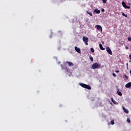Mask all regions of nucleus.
<instances>
[{"instance_id":"1","label":"nucleus","mask_w":131,"mask_h":131,"mask_svg":"<svg viewBox=\"0 0 131 131\" xmlns=\"http://www.w3.org/2000/svg\"><path fill=\"white\" fill-rule=\"evenodd\" d=\"M101 68V64H98L97 62H95L93 65H92V69H97L98 68Z\"/></svg>"},{"instance_id":"2","label":"nucleus","mask_w":131,"mask_h":131,"mask_svg":"<svg viewBox=\"0 0 131 131\" xmlns=\"http://www.w3.org/2000/svg\"><path fill=\"white\" fill-rule=\"evenodd\" d=\"M80 85L84 89H87V90H92V87L88 84L84 83H80Z\"/></svg>"},{"instance_id":"3","label":"nucleus","mask_w":131,"mask_h":131,"mask_svg":"<svg viewBox=\"0 0 131 131\" xmlns=\"http://www.w3.org/2000/svg\"><path fill=\"white\" fill-rule=\"evenodd\" d=\"M82 39H83V41L85 42L86 46H88L89 45V43H88L89 42V38L83 36L82 37Z\"/></svg>"},{"instance_id":"4","label":"nucleus","mask_w":131,"mask_h":131,"mask_svg":"<svg viewBox=\"0 0 131 131\" xmlns=\"http://www.w3.org/2000/svg\"><path fill=\"white\" fill-rule=\"evenodd\" d=\"M106 50L108 54H109L110 55H113V53H112V51H111V49H110V48L106 47Z\"/></svg>"},{"instance_id":"5","label":"nucleus","mask_w":131,"mask_h":131,"mask_svg":"<svg viewBox=\"0 0 131 131\" xmlns=\"http://www.w3.org/2000/svg\"><path fill=\"white\" fill-rule=\"evenodd\" d=\"M122 5L125 9H129L130 8V6H126V4H125V2H122Z\"/></svg>"},{"instance_id":"6","label":"nucleus","mask_w":131,"mask_h":131,"mask_svg":"<svg viewBox=\"0 0 131 131\" xmlns=\"http://www.w3.org/2000/svg\"><path fill=\"white\" fill-rule=\"evenodd\" d=\"M95 27L97 28V30H101V32L103 31V28L101 26L97 25Z\"/></svg>"},{"instance_id":"7","label":"nucleus","mask_w":131,"mask_h":131,"mask_svg":"<svg viewBox=\"0 0 131 131\" xmlns=\"http://www.w3.org/2000/svg\"><path fill=\"white\" fill-rule=\"evenodd\" d=\"M75 51H76V52H77V53L80 54V49H79V48H77V47L75 46Z\"/></svg>"},{"instance_id":"8","label":"nucleus","mask_w":131,"mask_h":131,"mask_svg":"<svg viewBox=\"0 0 131 131\" xmlns=\"http://www.w3.org/2000/svg\"><path fill=\"white\" fill-rule=\"evenodd\" d=\"M125 88H129L131 86V82H129L128 83H127L125 85Z\"/></svg>"},{"instance_id":"9","label":"nucleus","mask_w":131,"mask_h":131,"mask_svg":"<svg viewBox=\"0 0 131 131\" xmlns=\"http://www.w3.org/2000/svg\"><path fill=\"white\" fill-rule=\"evenodd\" d=\"M94 12L96 13L97 14H100V13H101V10L96 9L94 10Z\"/></svg>"},{"instance_id":"10","label":"nucleus","mask_w":131,"mask_h":131,"mask_svg":"<svg viewBox=\"0 0 131 131\" xmlns=\"http://www.w3.org/2000/svg\"><path fill=\"white\" fill-rule=\"evenodd\" d=\"M123 107V110L124 111L125 113H126L127 114H128V110H126L125 107H124V106H122Z\"/></svg>"},{"instance_id":"11","label":"nucleus","mask_w":131,"mask_h":131,"mask_svg":"<svg viewBox=\"0 0 131 131\" xmlns=\"http://www.w3.org/2000/svg\"><path fill=\"white\" fill-rule=\"evenodd\" d=\"M67 63H68L69 66H74V64L70 61H67Z\"/></svg>"},{"instance_id":"12","label":"nucleus","mask_w":131,"mask_h":131,"mask_svg":"<svg viewBox=\"0 0 131 131\" xmlns=\"http://www.w3.org/2000/svg\"><path fill=\"white\" fill-rule=\"evenodd\" d=\"M99 48L100 50H102V51H104L105 50V48H103V46L102 45V44H99Z\"/></svg>"},{"instance_id":"13","label":"nucleus","mask_w":131,"mask_h":131,"mask_svg":"<svg viewBox=\"0 0 131 131\" xmlns=\"http://www.w3.org/2000/svg\"><path fill=\"white\" fill-rule=\"evenodd\" d=\"M117 94L119 95V96H122V93L119 90H118L117 91Z\"/></svg>"},{"instance_id":"14","label":"nucleus","mask_w":131,"mask_h":131,"mask_svg":"<svg viewBox=\"0 0 131 131\" xmlns=\"http://www.w3.org/2000/svg\"><path fill=\"white\" fill-rule=\"evenodd\" d=\"M89 57L91 62H93V61H94V58H93V56H92V55H90Z\"/></svg>"},{"instance_id":"15","label":"nucleus","mask_w":131,"mask_h":131,"mask_svg":"<svg viewBox=\"0 0 131 131\" xmlns=\"http://www.w3.org/2000/svg\"><path fill=\"white\" fill-rule=\"evenodd\" d=\"M86 13H87V14H88V15H90V16H93V14L91 12L87 11Z\"/></svg>"},{"instance_id":"16","label":"nucleus","mask_w":131,"mask_h":131,"mask_svg":"<svg viewBox=\"0 0 131 131\" xmlns=\"http://www.w3.org/2000/svg\"><path fill=\"white\" fill-rule=\"evenodd\" d=\"M122 16H123V17H125V18H127V15L125 14L124 13L122 12Z\"/></svg>"},{"instance_id":"17","label":"nucleus","mask_w":131,"mask_h":131,"mask_svg":"<svg viewBox=\"0 0 131 131\" xmlns=\"http://www.w3.org/2000/svg\"><path fill=\"white\" fill-rule=\"evenodd\" d=\"M111 100H112V102H113V103H114V104L116 105V101H115L114 100H113V98H111Z\"/></svg>"},{"instance_id":"18","label":"nucleus","mask_w":131,"mask_h":131,"mask_svg":"<svg viewBox=\"0 0 131 131\" xmlns=\"http://www.w3.org/2000/svg\"><path fill=\"white\" fill-rule=\"evenodd\" d=\"M91 51L92 53H95V49H94V48H91Z\"/></svg>"},{"instance_id":"19","label":"nucleus","mask_w":131,"mask_h":131,"mask_svg":"<svg viewBox=\"0 0 131 131\" xmlns=\"http://www.w3.org/2000/svg\"><path fill=\"white\" fill-rule=\"evenodd\" d=\"M111 124H112V125H113L114 124H115V123L114 122V120H113L111 121Z\"/></svg>"},{"instance_id":"20","label":"nucleus","mask_w":131,"mask_h":131,"mask_svg":"<svg viewBox=\"0 0 131 131\" xmlns=\"http://www.w3.org/2000/svg\"><path fill=\"white\" fill-rule=\"evenodd\" d=\"M124 78H125L126 79H128V77L127 76L126 74H125V75H124Z\"/></svg>"},{"instance_id":"21","label":"nucleus","mask_w":131,"mask_h":131,"mask_svg":"<svg viewBox=\"0 0 131 131\" xmlns=\"http://www.w3.org/2000/svg\"><path fill=\"white\" fill-rule=\"evenodd\" d=\"M127 122H128V123H130V119H129V118H127Z\"/></svg>"},{"instance_id":"22","label":"nucleus","mask_w":131,"mask_h":131,"mask_svg":"<svg viewBox=\"0 0 131 131\" xmlns=\"http://www.w3.org/2000/svg\"><path fill=\"white\" fill-rule=\"evenodd\" d=\"M102 1L103 4H106V3H107V0H102Z\"/></svg>"},{"instance_id":"23","label":"nucleus","mask_w":131,"mask_h":131,"mask_svg":"<svg viewBox=\"0 0 131 131\" xmlns=\"http://www.w3.org/2000/svg\"><path fill=\"white\" fill-rule=\"evenodd\" d=\"M128 41H131V37H128Z\"/></svg>"},{"instance_id":"24","label":"nucleus","mask_w":131,"mask_h":131,"mask_svg":"<svg viewBox=\"0 0 131 131\" xmlns=\"http://www.w3.org/2000/svg\"><path fill=\"white\" fill-rule=\"evenodd\" d=\"M113 75L114 77H116V74H115V73H113Z\"/></svg>"},{"instance_id":"25","label":"nucleus","mask_w":131,"mask_h":131,"mask_svg":"<svg viewBox=\"0 0 131 131\" xmlns=\"http://www.w3.org/2000/svg\"><path fill=\"white\" fill-rule=\"evenodd\" d=\"M129 59H130V61H129V62H131V54H129Z\"/></svg>"},{"instance_id":"26","label":"nucleus","mask_w":131,"mask_h":131,"mask_svg":"<svg viewBox=\"0 0 131 131\" xmlns=\"http://www.w3.org/2000/svg\"><path fill=\"white\" fill-rule=\"evenodd\" d=\"M101 12H105V9H101Z\"/></svg>"},{"instance_id":"27","label":"nucleus","mask_w":131,"mask_h":131,"mask_svg":"<svg viewBox=\"0 0 131 131\" xmlns=\"http://www.w3.org/2000/svg\"><path fill=\"white\" fill-rule=\"evenodd\" d=\"M125 49H126V50H128V47L125 46Z\"/></svg>"},{"instance_id":"28","label":"nucleus","mask_w":131,"mask_h":131,"mask_svg":"<svg viewBox=\"0 0 131 131\" xmlns=\"http://www.w3.org/2000/svg\"><path fill=\"white\" fill-rule=\"evenodd\" d=\"M115 72H116V73H119V71H115Z\"/></svg>"},{"instance_id":"29","label":"nucleus","mask_w":131,"mask_h":131,"mask_svg":"<svg viewBox=\"0 0 131 131\" xmlns=\"http://www.w3.org/2000/svg\"><path fill=\"white\" fill-rule=\"evenodd\" d=\"M126 65H127V67H128V63H126Z\"/></svg>"},{"instance_id":"30","label":"nucleus","mask_w":131,"mask_h":131,"mask_svg":"<svg viewBox=\"0 0 131 131\" xmlns=\"http://www.w3.org/2000/svg\"><path fill=\"white\" fill-rule=\"evenodd\" d=\"M130 74L131 75V70H130Z\"/></svg>"},{"instance_id":"31","label":"nucleus","mask_w":131,"mask_h":131,"mask_svg":"<svg viewBox=\"0 0 131 131\" xmlns=\"http://www.w3.org/2000/svg\"><path fill=\"white\" fill-rule=\"evenodd\" d=\"M110 104H111V105H112V103L111 102L110 103Z\"/></svg>"}]
</instances>
